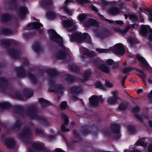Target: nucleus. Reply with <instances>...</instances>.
<instances>
[{"label": "nucleus", "instance_id": "obj_1", "mask_svg": "<svg viewBox=\"0 0 152 152\" xmlns=\"http://www.w3.org/2000/svg\"><path fill=\"white\" fill-rule=\"evenodd\" d=\"M47 73L50 78L49 84L50 87L53 88V89L51 90L50 91L62 95L63 93V87L61 84L56 85L55 82V78L60 75V72L56 69H52L49 70Z\"/></svg>", "mask_w": 152, "mask_h": 152}, {"label": "nucleus", "instance_id": "obj_2", "mask_svg": "<svg viewBox=\"0 0 152 152\" xmlns=\"http://www.w3.org/2000/svg\"><path fill=\"white\" fill-rule=\"evenodd\" d=\"M38 111L36 107L31 106L28 108L26 111L27 115L31 119H36L42 125L47 126L49 125L48 122L43 116L37 114Z\"/></svg>", "mask_w": 152, "mask_h": 152}, {"label": "nucleus", "instance_id": "obj_3", "mask_svg": "<svg viewBox=\"0 0 152 152\" xmlns=\"http://www.w3.org/2000/svg\"><path fill=\"white\" fill-rule=\"evenodd\" d=\"M15 70L18 78H21L26 76H27L29 78L32 83H37V79L36 76L30 72H26L23 66H20L19 67L15 68Z\"/></svg>", "mask_w": 152, "mask_h": 152}, {"label": "nucleus", "instance_id": "obj_4", "mask_svg": "<svg viewBox=\"0 0 152 152\" xmlns=\"http://www.w3.org/2000/svg\"><path fill=\"white\" fill-rule=\"evenodd\" d=\"M70 41L72 42H80L82 41L88 44L92 41L91 37L88 33H84L82 35L77 33L72 34L70 37Z\"/></svg>", "mask_w": 152, "mask_h": 152}, {"label": "nucleus", "instance_id": "obj_5", "mask_svg": "<svg viewBox=\"0 0 152 152\" xmlns=\"http://www.w3.org/2000/svg\"><path fill=\"white\" fill-rule=\"evenodd\" d=\"M0 107L3 109H11L21 116L24 115L25 110L24 107L21 106H14L7 102L0 103Z\"/></svg>", "mask_w": 152, "mask_h": 152}, {"label": "nucleus", "instance_id": "obj_6", "mask_svg": "<svg viewBox=\"0 0 152 152\" xmlns=\"http://www.w3.org/2000/svg\"><path fill=\"white\" fill-rule=\"evenodd\" d=\"M47 31L49 34V39L50 40L56 43L62 47H64L62 38L54 29H50L48 30Z\"/></svg>", "mask_w": 152, "mask_h": 152}, {"label": "nucleus", "instance_id": "obj_7", "mask_svg": "<svg viewBox=\"0 0 152 152\" xmlns=\"http://www.w3.org/2000/svg\"><path fill=\"white\" fill-rule=\"evenodd\" d=\"M32 135V130L29 127L23 128L21 132L18 134L20 139L27 141L30 140Z\"/></svg>", "mask_w": 152, "mask_h": 152}, {"label": "nucleus", "instance_id": "obj_8", "mask_svg": "<svg viewBox=\"0 0 152 152\" xmlns=\"http://www.w3.org/2000/svg\"><path fill=\"white\" fill-rule=\"evenodd\" d=\"M94 127L96 130L94 131H92L89 129L88 126L86 125H82L80 127V131L83 136H86L90 133H91L93 135L96 137L99 131L97 127L96 126H94Z\"/></svg>", "mask_w": 152, "mask_h": 152}, {"label": "nucleus", "instance_id": "obj_9", "mask_svg": "<svg viewBox=\"0 0 152 152\" xmlns=\"http://www.w3.org/2000/svg\"><path fill=\"white\" fill-rule=\"evenodd\" d=\"M90 105L93 107H96L99 105V102L102 103L104 100L102 98V96L99 97L96 95H92L89 98Z\"/></svg>", "mask_w": 152, "mask_h": 152}, {"label": "nucleus", "instance_id": "obj_10", "mask_svg": "<svg viewBox=\"0 0 152 152\" xmlns=\"http://www.w3.org/2000/svg\"><path fill=\"white\" fill-rule=\"evenodd\" d=\"M110 50L113 51L115 53L120 55H123L125 51L123 45L121 43L116 44L113 47L110 48Z\"/></svg>", "mask_w": 152, "mask_h": 152}, {"label": "nucleus", "instance_id": "obj_11", "mask_svg": "<svg viewBox=\"0 0 152 152\" xmlns=\"http://www.w3.org/2000/svg\"><path fill=\"white\" fill-rule=\"evenodd\" d=\"M110 129L111 132L115 134L113 138L116 140L119 139L120 137V126L119 125L116 124H112L110 126Z\"/></svg>", "mask_w": 152, "mask_h": 152}, {"label": "nucleus", "instance_id": "obj_12", "mask_svg": "<svg viewBox=\"0 0 152 152\" xmlns=\"http://www.w3.org/2000/svg\"><path fill=\"white\" fill-rule=\"evenodd\" d=\"M112 34L111 31L107 28H104L102 31H98L96 34L99 37L103 39L109 37Z\"/></svg>", "mask_w": 152, "mask_h": 152}, {"label": "nucleus", "instance_id": "obj_13", "mask_svg": "<svg viewBox=\"0 0 152 152\" xmlns=\"http://www.w3.org/2000/svg\"><path fill=\"white\" fill-rule=\"evenodd\" d=\"M137 59L139 61L142 67L145 68L147 70L151 69L150 66L145 58L142 56L140 54H137L136 55Z\"/></svg>", "mask_w": 152, "mask_h": 152}, {"label": "nucleus", "instance_id": "obj_14", "mask_svg": "<svg viewBox=\"0 0 152 152\" xmlns=\"http://www.w3.org/2000/svg\"><path fill=\"white\" fill-rule=\"evenodd\" d=\"M17 43L15 40L12 39H4L1 42L2 46L5 48H7L11 45H16Z\"/></svg>", "mask_w": 152, "mask_h": 152}, {"label": "nucleus", "instance_id": "obj_15", "mask_svg": "<svg viewBox=\"0 0 152 152\" xmlns=\"http://www.w3.org/2000/svg\"><path fill=\"white\" fill-rule=\"evenodd\" d=\"M118 91H115L113 93V96L109 98L107 100L108 104L110 105H114L117 103L118 100L120 99L117 94Z\"/></svg>", "mask_w": 152, "mask_h": 152}, {"label": "nucleus", "instance_id": "obj_16", "mask_svg": "<svg viewBox=\"0 0 152 152\" xmlns=\"http://www.w3.org/2000/svg\"><path fill=\"white\" fill-rule=\"evenodd\" d=\"M3 142L4 145L8 148H12L15 145V140L13 139L6 137L4 139Z\"/></svg>", "mask_w": 152, "mask_h": 152}, {"label": "nucleus", "instance_id": "obj_17", "mask_svg": "<svg viewBox=\"0 0 152 152\" xmlns=\"http://www.w3.org/2000/svg\"><path fill=\"white\" fill-rule=\"evenodd\" d=\"M28 12V8L26 7L20 6L18 10V16L21 18H24Z\"/></svg>", "mask_w": 152, "mask_h": 152}, {"label": "nucleus", "instance_id": "obj_18", "mask_svg": "<svg viewBox=\"0 0 152 152\" xmlns=\"http://www.w3.org/2000/svg\"><path fill=\"white\" fill-rule=\"evenodd\" d=\"M140 33L143 36H146L150 33H152V29L148 25H143L141 28Z\"/></svg>", "mask_w": 152, "mask_h": 152}, {"label": "nucleus", "instance_id": "obj_19", "mask_svg": "<svg viewBox=\"0 0 152 152\" xmlns=\"http://www.w3.org/2000/svg\"><path fill=\"white\" fill-rule=\"evenodd\" d=\"M12 19V15L7 13H3L1 17V20L3 23H7L10 22Z\"/></svg>", "mask_w": 152, "mask_h": 152}, {"label": "nucleus", "instance_id": "obj_20", "mask_svg": "<svg viewBox=\"0 0 152 152\" xmlns=\"http://www.w3.org/2000/svg\"><path fill=\"white\" fill-rule=\"evenodd\" d=\"M7 51L8 54L14 58H18L20 53V50L12 48L7 49Z\"/></svg>", "mask_w": 152, "mask_h": 152}, {"label": "nucleus", "instance_id": "obj_21", "mask_svg": "<svg viewBox=\"0 0 152 152\" xmlns=\"http://www.w3.org/2000/svg\"><path fill=\"white\" fill-rule=\"evenodd\" d=\"M109 14L112 16H115L119 14L121 10L117 7H111L107 10Z\"/></svg>", "mask_w": 152, "mask_h": 152}, {"label": "nucleus", "instance_id": "obj_22", "mask_svg": "<svg viewBox=\"0 0 152 152\" xmlns=\"http://www.w3.org/2000/svg\"><path fill=\"white\" fill-rule=\"evenodd\" d=\"M99 23L95 19L90 18L85 23V26L86 27L88 28L91 26H99Z\"/></svg>", "mask_w": 152, "mask_h": 152}, {"label": "nucleus", "instance_id": "obj_23", "mask_svg": "<svg viewBox=\"0 0 152 152\" xmlns=\"http://www.w3.org/2000/svg\"><path fill=\"white\" fill-rule=\"evenodd\" d=\"M140 109L138 106H137L135 107L132 108L131 110L132 112L134 113V117L139 120L142 123L143 122L142 117L137 113L140 112Z\"/></svg>", "mask_w": 152, "mask_h": 152}, {"label": "nucleus", "instance_id": "obj_24", "mask_svg": "<svg viewBox=\"0 0 152 152\" xmlns=\"http://www.w3.org/2000/svg\"><path fill=\"white\" fill-rule=\"evenodd\" d=\"M22 125L21 121L20 120H17L15 124L11 125L10 129L14 132H18L20 130Z\"/></svg>", "mask_w": 152, "mask_h": 152}, {"label": "nucleus", "instance_id": "obj_25", "mask_svg": "<svg viewBox=\"0 0 152 152\" xmlns=\"http://www.w3.org/2000/svg\"><path fill=\"white\" fill-rule=\"evenodd\" d=\"M8 83V80L5 77H2L0 78V86L1 90H6V88L7 87Z\"/></svg>", "mask_w": 152, "mask_h": 152}, {"label": "nucleus", "instance_id": "obj_26", "mask_svg": "<svg viewBox=\"0 0 152 152\" xmlns=\"http://www.w3.org/2000/svg\"><path fill=\"white\" fill-rule=\"evenodd\" d=\"M52 0H41L40 3L43 7L48 9L52 7Z\"/></svg>", "mask_w": 152, "mask_h": 152}, {"label": "nucleus", "instance_id": "obj_27", "mask_svg": "<svg viewBox=\"0 0 152 152\" xmlns=\"http://www.w3.org/2000/svg\"><path fill=\"white\" fill-rule=\"evenodd\" d=\"M72 132L74 138L77 139V140H73L74 143L78 142H79L82 140V137L76 129H73Z\"/></svg>", "mask_w": 152, "mask_h": 152}, {"label": "nucleus", "instance_id": "obj_28", "mask_svg": "<svg viewBox=\"0 0 152 152\" xmlns=\"http://www.w3.org/2000/svg\"><path fill=\"white\" fill-rule=\"evenodd\" d=\"M56 58L58 59H64L66 56V51L61 50L56 53Z\"/></svg>", "mask_w": 152, "mask_h": 152}, {"label": "nucleus", "instance_id": "obj_29", "mask_svg": "<svg viewBox=\"0 0 152 152\" xmlns=\"http://www.w3.org/2000/svg\"><path fill=\"white\" fill-rule=\"evenodd\" d=\"M83 55L92 58L94 56V52L93 51H91L88 49L84 48L82 51Z\"/></svg>", "mask_w": 152, "mask_h": 152}, {"label": "nucleus", "instance_id": "obj_30", "mask_svg": "<svg viewBox=\"0 0 152 152\" xmlns=\"http://www.w3.org/2000/svg\"><path fill=\"white\" fill-rule=\"evenodd\" d=\"M62 22L63 26L66 28H69L74 25V23L72 20L68 19L63 20Z\"/></svg>", "mask_w": 152, "mask_h": 152}, {"label": "nucleus", "instance_id": "obj_31", "mask_svg": "<svg viewBox=\"0 0 152 152\" xmlns=\"http://www.w3.org/2000/svg\"><path fill=\"white\" fill-rule=\"evenodd\" d=\"M32 26V28L34 29H38L41 28L43 26V25L41 23H37V22H34L31 23H29L27 24L28 27Z\"/></svg>", "mask_w": 152, "mask_h": 152}, {"label": "nucleus", "instance_id": "obj_32", "mask_svg": "<svg viewBox=\"0 0 152 152\" xmlns=\"http://www.w3.org/2000/svg\"><path fill=\"white\" fill-rule=\"evenodd\" d=\"M70 91L72 94L77 95L81 92L82 89L80 86H74L70 88Z\"/></svg>", "mask_w": 152, "mask_h": 152}, {"label": "nucleus", "instance_id": "obj_33", "mask_svg": "<svg viewBox=\"0 0 152 152\" xmlns=\"http://www.w3.org/2000/svg\"><path fill=\"white\" fill-rule=\"evenodd\" d=\"M39 102L42 108H44L47 106L50 105V102L47 100H46L42 98L39 99Z\"/></svg>", "mask_w": 152, "mask_h": 152}, {"label": "nucleus", "instance_id": "obj_34", "mask_svg": "<svg viewBox=\"0 0 152 152\" xmlns=\"http://www.w3.org/2000/svg\"><path fill=\"white\" fill-rule=\"evenodd\" d=\"M76 80V77L73 75L68 74L66 76V81L68 83H73Z\"/></svg>", "mask_w": 152, "mask_h": 152}, {"label": "nucleus", "instance_id": "obj_35", "mask_svg": "<svg viewBox=\"0 0 152 152\" xmlns=\"http://www.w3.org/2000/svg\"><path fill=\"white\" fill-rule=\"evenodd\" d=\"M91 75V72L90 70H86L83 75V79H81L82 82H84L88 80L89 78Z\"/></svg>", "mask_w": 152, "mask_h": 152}, {"label": "nucleus", "instance_id": "obj_36", "mask_svg": "<svg viewBox=\"0 0 152 152\" xmlns=\"http://www.w3.org/2000/svg\"><path fill=\"white\" fill-rule=\"evenodd\" d=\"M102 72L105 73H109L110 72V67H108L104 64H101L99 66L98 68Z\"/></svg>", "mask_w": 152, "mask_h": 152}, {"label": "nucleus", "instance_id": "obj_37", "mask_svg": "<svg viewBox=\"0 0 152 152\" xmlns=\"http://www.w3.org/2000/svg\"><path fill=\"white\" fill-rule=\"evenodd\" d=\"M23 93L24 96L27 98L31 97L33 94V91L27 88L23 90Z\"/></svg>", "mask_w": 152, "mask_h": 152}, {"label": "nucleus", "instance_id": "obj_38", "mask_svg": "<svg viewBox=\"0 0 152 152\" xmlns=\"http://www.w3.org/2000/svg\"><path fill=\"white\" fill-rule=\"evenodd\" d=\"M129 104V103L127 102H121L118 107V109L119 110L124 111L126 109Z\"/></svg>", "mask_w": 152, "mask_h": 152}, {"label": "nucleus", "instance_id": "obj_39", "mask_svg": "<svg viewBox=\"0 0 152 152\" xmlns=\"http://www.w3.org/2000/svg\"><path fill=\"white\" fill-rule=\"evenodd\" d=\"M0 33L2 35L6 36L12 34L13 32L12 30L9 28H4L1 30Z\"/></svg>", "mask_w": 152, "mask_h": 152}, {"label": "nucleus", "instance_id": "obj_40", "mask_svg": "<svg viewBox=\"0 0 152 152\" xmlns=\"http://www.w3.org/2000/svg\"><path fill=\"white\" fill-rule=\"evenodd\" d=\"M31 147L37 151H42L44 148L41 144L34 143H31Z\"/></svg>", "mask_w": 152, "mask_h": 152}, {"label": "nucleus", "instance_id": "obj_41", "mask_svg": "<svg viewBox=\"0 0 152 152\" xmlns=\"http://www.w3.org/2000/svg\"><path fill=\"white\" fill-rule=\"evenodd\" d=\"M23 36L26 39H29L36 35V33L33 31H28L23 33Z\"/></svg>", "mask_w": 152, "mask_h": 152}, {"label": "nucleus", "instance_id": "obj_42", "mask_svg": "<svg viewBox=\"0 0 152 152\" xmlns=\"http://www.w3.org/2000/svg\"><path fill=\"white\" fill-rule=\"evenodd\" d=\"M18 0H10L9 2V4L11 9L13 10L16 9L17 7Z\"/></svg>", "mask_w": 152, "mask_h": 152}, {"label": "nucleus", "instance_id": "obj_43", "mask_svg": "<svg viewBox=\"0 0 152 152\" xmlns=\"http://www.w3.org/2000/svg\"><path fill=\"white\" fill-rule=\"evenodd\" d=\"M32 49L35 53H39L41 50L40 44L38 42H36L32 46Z\"/></svg>", "mask_w": 152, "mask_h": 152}, {"label": "nucleus", "instance_id": "obj_44", "mask_svg": "<svg viewBox=\"0 0 152 152\" xmlns=\"http://www.w3.org/2000/svg\"><path fill=\"white\" fill-rule=\"evenodd\" d=\"M12 95L14 98L17 99L22 100L24 99L23 95L19 92H15Z\"/></svg>", "mask_w": 152, "mask_h": 152}, {"label": "nucleus", "instance_id": "obj_45", "mask_svg": "<svg viewBox=\"0 0 152 152\" xmlns=\"http://www.w3.org/2000/svg\"><path fill=\"white\" fill-rule=\"evenodd\" d=\"M114 30L115 31L118 32L121 34H125L127 32L129 28H126V27L123 29H121L120 28H115Z\"/></svg>", "mask_w": 152, "mask_h": 152}, {"label": "nucleus", "instance_id": "obj_46", "mask_svg": "<svg viewBox=\"0 0 152 152\" xmlns=\"http://www.w3.org/2000/svg\"><path fill=\"white\" fill-rule=\"evenodd\" d=\"M145 140V137L140 138L135 143V145L137 146L140 145L143 146L145 145V143L144 141Z\"/></svg>", "mask_w": 152, "mask_h": 152}, {"label": "nucleus", "instance_id": "obj_47", "mask_svg": "<svg viewBox=\"0 0 152 152\" xmlns=\"http://www.w3.org/2000/svg\"><path fill=\"white\" fill-rule=\"evenodd\" d=\"M136 71L137 72V74L142 78L143 80H145L146 75L143 71L137 69H136Z\"/></svg>", "mask_w": 152, "mask_h": 152}, {"label": "nucleus", "instance_id": "obj_48", "mask_svg": "<svg viewBox=\"0 0 152 152\" xmlns=\"http://www.w3.org/2000/svg\"><path fill=\"white\" fill-rule=\"evenodd\" d=\"M46 15L48 18L53 19L55 18L56 15L54 12L49 11L46 13Z\"/></svg>", "mask_w": 152, "mask_h": 152}, {"label": "nucleus", "instance_id": "obj_49", "mask_svg": "<svg viewBox=\"0 0 152 152\" xmlns=\"http://www.w3.org/2000/svg\"><path fill=\"white\" fill-rule=\"evenodd\" d=\"M102 60L99 58H96L93 60L92 63L95 66H97L98 68L99 67L100 65L102 64Z\"/></svg>", "mask_w": 152, "mask_h": 152}, {"label": "nucleus", "instance_id": "obj_50", "mask_svg": "<svg viewBox=\"0 0 152 152\" xmlns=\"http://www.w3.org/2000/svg\"><path fill=\"white\" fill-rule=\"evenodd\" d=\"M134 69V68L133 67L124 68L123 69L122 72L125 74H128L129 72L133 70Z\"/></svg>", "mask_w": 152, "mask_h": 152}, {"label": "nucleus", "instance_id": "obj_51", "mask_svg": "<svg viewBox=\"0 0 152 152\" xmlns=\"http://www.w3.org/2000/svg\"><path fill=\"white\" fill-rule=\"evenodd\" d=\"M36 134L38 135L44 136L45 134L42 129L38 128H36L35 130Z\"/></svg>", "mask_w": 152, "mask_h": 152}, {"label": "nucleus", "instance_id": "obj_52", "mask_svg": "<svg viewBox=\"0 0 152 152\" xmlns=\"http://www.w3.org/2000/svg\"><path fill=\"white\" fill-rule=\"evenodd\" d=\"M69 68L70 70L73 72H79V68L75 65H70L69 66Z\"/></svg>", "mask_w": 152, "mask_h": 152}, {"label": "nucleus", "instance_id": "obj_53", "mask_svg": "<svg viewBox=\"0 0 152 152\" xmlns=\"http://www.w3.org/2000/svg\"><path fill=\"white\" fill-rule=\"evenodd\" d=\"M61 116L64 120V123L63 124H65L66 126L67 125L69 124V119L66 115L63 114L61 115Z\"/></svg>", "mask_w": 152, "mask_h": 152}, {"label": "nucleus", "instance_id": "obj_54", "mask_svg": "<svg viewBox=\"0 0 152 152\" xmlns=\"http://www.w3.org/2000/svg\"><path fill=\"white\" fill-rule=\"evenodd\" d=\"M67 105V102L66 101H63L60 104V108L62 110H65L66 109Z\"/></svg>", "mask_w": 152, "mask_h": 152}, {"label": "nucleus", "instance_id": "obj_55", "mask_svg": "<svg viewBox=\"0 0 152 152\" xmlns=\"http://www.w3.org/2000/svg\"><path fill=\"white\" fill-rule=\"evenodd\" d=\"M127 130L129 132L131 133H134L136 132V129L132 126H129L127 127Z\"/></svg>", "mask_w": 152, "mask_h": 152}, {"label": "nucleus", "instance_id": "obj_56", "mask_svg": "<svg viewBox=\"0 0 152 152\" xmlns=\"http://www.w3.org/2000/svg\"><path fill=\"white\" fill-rule=\"evenodd\" d=\"M95 85L97 88H100L102 89H105V87L102 84L101 81H98L96 82Z\"/></svg>", "mask_w": 152, "mask_h": 152}, {"label": "nucleus", "instance_id": "obj_57", "mask_svg": "<svg viewBox=\"0 0 152 152\" xmlns=\"http://www.w3.org/2000/svg\"><path fill=\"white\" fill-rule=\"evenodd\" d=\"M63 10L64 13H66L69 15L70 16L72 15V12L67 8L65 6L63 8Z\"/></svg>", "mask_w": 152, "mask_h": 152}, {"label": "nucleus", "instance_id": "obj_58", "mask_svg": "<svg viewBox=\"0 0 152 152\" xmlns=\"http://www.w3.org/2000/svg\"><path fill=\"white\" fill-rule=\"evenodd\" d=\"M76 1L80 4H83L85 3H89L88 0H76Z\"/></svg>", "mask_w": 152, "mask_h": 152}, {"label": "nucleus", "instance_id": "obj_59", "mask_svg": "<svg viewBox=\"0 0 152 152\" xmlns=\"http://www.w3.org/2000/svg\"><path fill=\"white\" fill-rule=\"evenodd\" d=\"M66 125L63 124L61 125V130L63 132H69V129L68 128H66Z\"/></svg>", "mask_w": 152, "mask_h": 152}, {"label": "nucleus", "instance_id": "obj_60", "mask_svg": "<svg viewBox=\"0 0 152 152\" xmlns=\"http://www.w3.org/2000/svg\"><path fill=\"white\" fill-rule=\"evenodd\" d=\"M86 18V16L85 14H82L78 16L79 20L81 21H82L84 20Z\"/></svg>", "mask_w": 152, "mask_h": 152}, {"label": "nucleus", "instance_id": "obj_61", "mask_svg": "<svg viewBox=\"0 0 152 152\" xmlns=\"http://www.w3.org/2000/svg\"><path fill=\"white\" fill-rule=\"evenodd\" d=\"M102 131L106 136L109 137L111 136V133L108 130H102Z\"/></svg>", "mask_w": 152, "mask_h": 152}, {"label": "nucleus", "instance_id": "obj_62", "mask_svg": "<svg viewBox=\"0 0 152 152\" xmlns=\"http://www.w3.org/2000/svg\"><path fill=\"white\" fill-rule=\"evenodd\" d=\"M129 18L130 19L134 21H137L138 20L137 17L135 15H129Z\"/></svg>", "mask_w": 152, "mask_h": 152}, {"label": "nucleus", "instance_id": "obj_63", "mask_svg": "<svg viewBox=\"0 0 152 152\" xmlns=\"http://www.w3.org/2000/svg\"><path fill=\"white\" fill-rule=\"evenodd\" d=\"M96 50L99 52L100 53H106L108 50L105 49H99V48H96Z\"/></svg>", "mask_w": 152, "mask_h": 152}, {"label": "nucleus", "instance_id": "obj_64", "mask_svg": "<svg viewBox=\"0 0 152 152\" xmlns=\"http://www.w3.org/2000/svg\"><path fill=\"white\" fill-rule=\"evenodd\" d=\"M105 86L108 88H112L113 86V84L109 81H105Z\"/></svg>", "mask_w": 152, "mask_h": 152}]
</instances>
